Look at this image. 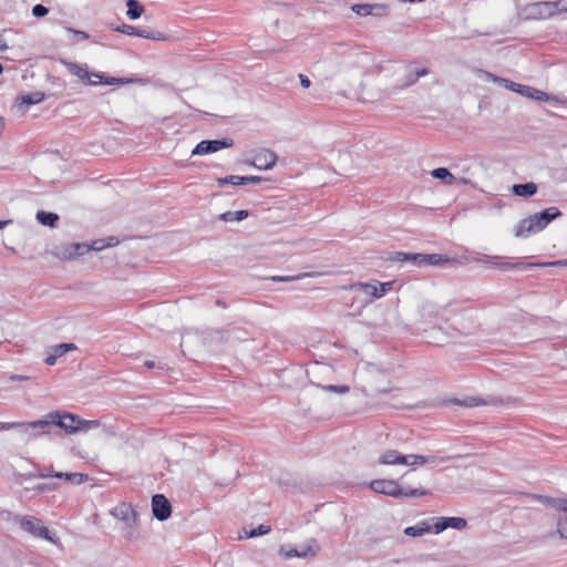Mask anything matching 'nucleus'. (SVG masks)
I'll return each instance as SVG.
<instances>
[{
    "label": "nucleus",
    "instance_id": "nucleus-28",
    "mask_svg": "<svg viewBox=\"0 0 567 567\" xmlns=\"http://www.w3.org/2000/svg\"><path fill=\"white\" fill-rule=\"evenodd\" d=\"M20 430L23 433H29L32 436L31 422H0V431Z\"/></svg>",
    "mask_w": 567,
    "mask_h": 567
},
{
    "label": "nucleus",
    "instance_id": "nucleus-59",
    "mask_svg": "<svg viewBox=\"0 0 567 567\" xmlns=\"http://www.w3.org/2000/svg\"><path fill=\"white\" fill-rule=\"evenodd\" d=\"M12 380H24L25 377H22V375H12L11 377Z\"/></svg>",
    "mask_w": 567,
    "mask_h": 567
},
{
    "label": "nucleus",
    "instance_id": "nucleus-26",
    "mask_svg": "<svg viewBox=\"0 0 567 567\" xmlns=\"http://www.w3.org/2000/svg\"><path fill=\"white\" fill-rule=\"evenodd\" d=\"M250 215L247 209H240L237 212H225L218 216V219L225 223L228 221H241Z\"/></svg>",
    "mask_w": 567,
    "mask_h": 567
},
{
    "label": "nucleus",
    "instance_id": "nucleus-30",
    "mask_svg": "<svg viewBox=\"0 0 567 567\" xmlns=\"http://www.w3.org/2000/svg\"><path fill=\"white\" fill-rule=\"evenodd\" d=\"M126 7V16L130 20L138 19L144 12V7L138 0H127Z\"/></svg>",
    "mask_w": 567,
    "mask_h": 567
},
{
    "label": "nucleus",
    "instance_id": "nucleus-7",
    "mask_svg": "<svg viewBox=\"0 0 567 567\" xmlns=\"http://www.w3.org/2000/svg\"><path fill=\"white\" fill-rule=\"evenodd\" d=\"M563 8H567L564 6V0L556 1H539L532 3L527 7L529 18L532 19H548L558 13L564 12Z\"/></svg>",
    "mask_w": 567,
    "mask_h": 567
},
{
    "label": "nucleus",
    "instance_id": "nucleus-10",
    "mask_svg": "<svg viewBox=\"0 0 567 567\" xmlns=\"http://www.w3.org/2000/svg\"><path fill=\"white\" fill-rule=\"evenodd\" d=\"M234 140L230 137H223L220 140H203L192 151V155H206L218 152L224 148L231 147Z\"/></svg>",
    "mask_w": 567,
    "mask_h": 567
},
{
    "label": "nucleus",
    "instance_id": "nucleus-51",
    "mask_svg": "<svg viewBox=\"0 0 567 567\" xmlns=\"http://www.w3.org/2000/svg\"><path fill=\"white\" fill-rule=\"evenodd\" d=\"M75 475V478L73 482H75L76 484H82V483H85L89 481V475L87 474H84V473H74Z\"/></svg>",
    "mask_w": 567,
    "mask_h": 567
},
{
    "label": "nucleus",
    "instance_id": "nucleus-22",
    "mask_svg": "<svg viewBox=\"0 0 567 567\" xmlns=\"http://www.w3.org/2000/svg\"><path fill=\"white\" fill-rule=\"evenodd\" d=\"M512 193L518 197H530L537 193V185L533 182L523 184H514L512 186Z\"/></svg>",
    "mask_w": 567,
    "mask_h": 567
},
{
    "label": "nucleus",
    "instance_id": "nucleus-25",
    "mask_svg": "<svg viewBox=\"0 0 567 567\" xmlns=\"http://www.w3.org/2000/svg\"><path fill=\"white\" fill-rule=\"evenodd\" d=\"M430 532H433L432 526H430L425 520L404 529V534L410 537H419Z\"/></svg>",
    "mask_w": 567,
    "mask_h": 567
},
{
    "label": "nucleus",
    "instance_id": "nucleus-39",
    "mask_svg": "<svg viewBox=\"0 0 567 567\" xmlns=\"http://www.w3.org/2000/svg\"><path fill=\"white\" fill-rule=\"evenodd\" d=\"M76 349H78L76 346L72 342H70V343L63 342V343H60V344L53 347L52 351L55 352L56 355L62 357L65 353H68L69 351H73Z\"/></svg>",
    "mask_w": 567,
    "mask_h": 567
},
{
    "label": "nucleus",
    "instance_id": "nucleus-46",
    "mask_svg": "<svg viewBox=\"0 0 567 567\" xmlns=\"http://www.w3.org/2000/svg\"><path fill=\"white\" fill-rule=\"evenodd\" d=\"M426 463H443L451 460L450 456H437V455H426L425 456Z\"/></svg>",
    "mask_w": 567,
    "mask_h": 567
},
{
    "label": "nucleus",
    "instance_id": "nucleus-33",
    "mask_svg": "<svg viewBox=\"0 0 567 567\" xmlns=\"http://www.w3.org/2000/svg\"><path fill=\"white\" fill-rule=\"evenodd\" d=\"M557 533L560 538L567 539V509H564L558 516Z\"/></svg>",
    "mask_w": 567,
    "mask_h": 567
},
{
    "label": "nucleus",
    "instance_id": "nucleus-54",
    "mask_svg": "<svg viewBox=\"0 0 567 567\" xmlns=\"http://www.w3.org/2000/svg\"><path fill=\"white\" fill-rule=\"evenodd\" d=\"M58 358H59V355H56V353H55V352H53V353L49 354V355L45 358L44 362H45L48 365H54V364H55V362H56V359H58Z\"/></svg>",
    "mask_w": 567,
    "mask_h": 567
},
{
    "label": "nucleus",
    "instance_id": "nucleus-57",
    "mask_svg": "<svg viewBox=\"0 0 567 567\" xmlns=\"http://www.w3.org/2000/svg\"><path fill=\"white\" fill-rule=\"evenodd\" d=\"M11 220H0V229H3Z\"/></svg>",
    "mask_w": 567,
    "mask_h": 567
},
{
    "label": "nucleus",
    "instance_id": "nucleus-35",
    "mask_svg": "<svg viewBox=\"0 0 567 567\" xmlns=\"http://www.w3.org/2000/svg\"><path fill=\"white\" fill-rule=\"evenodd\" d=\"M370 16L382 18L389 14V6L385 3H371Z\"/></svg>",
    "mask_w": 567,
    "mask_h": 567
},
{
    "label": "nucleus",
    "instance_id": "nucleus-37",
    "mask_svg": "<svg viewBox=\"0 0 567 567\" xmlns=\"http://www.w3.org/2000/svg\"><path fill=\"white\" fill-rule=\"evenodd\" d=\"M240 178H241V176H238V175H229V176L220 177L217 179V185L219 187H223V186H226L229 184L239 186V185H243L241 182L239 181Z\"/></svg>",
    "mask_w": 567,
    "mask_h": 567
},
{
    "label": "nucleus",
    "instance_id": "nucleus-2",
    "mask_svg": "<svg viewBox=\"0 0 567 567\" xmlns=\"http://www.w3.org/2000/svg\"><path fill=\"white\" fill-rule=\"evenodd\" d=\"M563 215L558 207L551 206L542 212L529 215L518 221L514 234L516 237H528L532 234L544 230L553 220Z\"/></svg>",
    "mask_w": 567,
    "mask_h": 567
},
{
    "label": "nucleus",
    "instance_id": "nucleus-20",
    "mask_svg": "<svg viewBox=\"0 0 567 567\" xmlns=\"http://www.w3.org/2000/svg\"><path fill=\"white\" fill-rule=\"evenodd\" d=\"M422 252H405L395 251L391 256L390 260L396 262H412L413 265L421 267Z\"/></svg>",
    "mask_w": 567,
    "mask_h": 567
},
{
    "label": "nucleus",
    "instance_id": "nucleus-5",
    "mask_svg": "<svg viewBox=\"0 0 567 567\" xmlns=\"http://www.w3.org/2000/svg\"><path fill=\"white\" fill-rule=\"evenodd\" d=\"M111 515L125 524L123 535L127 540H133L136 534L135 525L137 524V513L134 507L123 502L111 511Z\"/></svg>",
    "mask_w": 567,
    "mask_h": 567
},
{
    "label": "nucleus",
    "instance_id": "nucleus-32",
    "mask_svg": "<svg viewBox=\"0 0 567 567\" xmlns=\"http://www.w3.org/2000/svg\"><path fill=\"white\" fill-rule=\"evenodd\" d=\"M401 498L402 497H421V496H427L432 495V492L430 489L424 488H411V487H402L401 486Z\"/></svg>",
    "mask_w": 567,
    "mask_h": 567
},
{
    "label": "nucleus",
    "instance_id": "nucleus-53",
    "mask_svg": "<svg viewBox=\"0 0 567 567\" xmlns=\"http://www.w3.org/2000/svg\"><path fill=\"white\" fill-rule=\"evenodd\" d=\"M300 84L302 87L308 89L311 85V81L305 74H299Z\"/></svg>",
    "mask_w": 567,
    "mask_h": 567
},
{
    "label": "nucleus",
    "instance_id": "nucleus-50",
    "mask_svg": "<svg viewBox=\"0 0 567 567\" xmlns=\"http://www.w3.org/2000/svg\"><path fill=\"white\" fill-rule=\"evenodd\" d=\"M146 369H154V368H157V369H161V370H165V367L163 364H161L159 362H155L153 360H146L143 364Z\"/></svg>",
    "mask_w": 567,
    "mask_h": 567
},
{
    "label": "nucleus",
    "instance_id": "nucleus-43",
    "mask_svg": "<svg viewBox=\"0 0 567 567\" xmlns=\"http://www.w3.org/2000/svg\"><path fill=\"white\" fill-rule=\"evenodd\" d=\"M408 458L406 465H423L426 464L425 455L409 454L405 455Z\"/></svg>",
    "mask_w": 567,
    "mask_h": 567
},
{
    "label": "nucleus",
    "instance_id": "nucleus-42",
    "mask_svg": "<svg viewBox=\"0 0 567 567\" xmlns=\"http://www.w3.org/2000/svg\"><path fill=\"white\" fill-rule=\"evenodd\" d=\"M58 488L56 483H42L38 484L37 486L32 487V491H34L38 494H42L45 492H51Z\"/></svg>",
    "mask_w": 567,
    "mask_h": 567
},
{
    "label": "nucleus",
    "instance_id": "nucleus-34",
    "mask_svg": "<svg viewBox=\"0 0 567 567\" xmlns=\"http://www.w3.org/2000/svg\"><path fill=\"white\" fill-rule=\"evenodd\" d=\"M270 530H271V527L269 525L261 524L256 528L246 530L245 533H246V538H255L258 536L267 535L268 533H270Z\"/></svg>",
    "mask_w": 567,
    "mask_h": 567
},
{
    "label": "nucleus",
    "instance_id": "nucleus-38",
    "mask_svg": "<svg viewBox=\"0 0 567 567\" xmlns=\"http://www.w3.org/2000/svg\"><path fill=\"white\" fill-rule=\"evenodd\" d=\"M371 3H354L351 10L360 17H368L371 12Z\"/></svg>",
    "mask_w": 567,
    "mask_h": 567
},
{
    "label": "nucleus",
    "instance_id": "nucleus-27",
    "mask_svg": "<svg viewBox=\"0 0 567 567\" xmlns=\"http://www.w3.org/2000/svg\"><path fill=\"white\" fill-rule=\"evenodd\" d=\"M18 100L20 101V104L30 106V105L39 104L42 101H44L45 94L43 92L35 91V92H30V93L23 94L20 97H18Z\"/></svg>",
    "mask_w": 567,
    "mask_h": 567
},
{
    "label": "nucleus",
    "instance_id": "nucleus-47",
    "mask_svg": "<svg viewBox=\"0 0 567 567\" xmlns=\"http://www.w3.org/2000/svg\"><path fill=\"white\" fill-rule=\"evenodd\" d=\"M328 391L330 392H336V393H347L350 391V388L348 385H328L326 388Z\"/></svg>",
    "mask_w": 567,
    "mask_h": 567
},
{
    "label": "nucleus",
    "instance_id": "nucleus-44",
    "mask_svg": "<svg viewBox=\"0 0 567 567\" xmlns=\"http://www.w3.org/2000/svg\"><path fill=\"white\" fill-rule=\"evenodd\" d=\"M48 13H49V9L45 6H43L42 3H38V4L33 6V8H32V14L35 18H43Z\"/></svg>",
    "mask_w": 567,
    "mask_h": 567
},
{
    "label": "nucleus",
    "instance_id": "nucleus-60",
    "mask_svg": "<svg viewBox=\"0 0 567 567\" xmlns=\"http://www.w3.org/2000/svg\"><path fill=\"white\" fill-rule=\"evenodd\" d=\"M3 127H4V118L2 117V124L0 126V133L2 132Z\"/></svg>",
    "mask_w": 567,
    "mask_h": 567
},
{
    "label": "nucleus",
    "instance_id": "nucleus-15",
    "mask_svg": "<svg viewBox=\"0 0 567 567\" xmlns=\"http://www.w3.org/2000/svg\"><path fill=\"white\" fill-rule=\"evenodd\" d=\"M394 281L380 282L373 280L372 282H359L357 287L372 298L379 299L385 296L392 289Z\"/></svg>",
    "mask_w": 567,
    "mask_h": 567
},
{
    "label": "nucleus",
    "instance_id": "nucleus-16",
    "mask_svg": "<svg viewBox=\"0 0 567 567\" xmlns=\"http://www.w3.org/2000/svg\"><path fill=\"white\" fill-rule=\"evenodd\" d=\"M466 526L467 522L463 517H437L432 525V529L434 534H440L447 528L461 530Z\"/></svg>",
    "mask_w": 567,
    "mask_h": 567
},
{
    "label": "nucleus",
    "instance_id": "nucleus-45",
    "mask_svg": "<svg viewBox=\"0 0 567 567\" xmlns=\"http://www.w3.org/2000/svg\"><path fill=\"white\" fill-rule=\"evenodd\" d=\"M66 31L74 34L78 40H87L90 38V34L84 32V31H81V30H76L74 28H71V27H68L66 28Z\"/></svg>",
    "mask_w": 567,
    "mask_h": 567
},
{
    "label": "nucleus",
    "instance_id": "nucleus-17",
    "mask_svg": "<svg viewBox=\"0 0 567 567\" xmlns=\"http://www.w3.org/2000/svg\"><path fill=\"white\" fill-rule=\"evenodd\" d=\"M453 402L461 406L466 408H474L480 405H487V404H505L509 403L511 399L507 398L506 400L496 398V396H488L487 399L477 398V396H467L464 400L454 399Z\"/></svg>",
    "mask_w": 567,
    "mask_h": 567
},
{
    "label": "nucleus",
    "instance_id": "nucleus-6",
    "mask_svg": "<svg viewBox=\"0 0 567 567\" xmlns=\"http://www.w3.org/2000/svg\"><path fill=\"white\" fill-rule=\"evenodd\" d=\"M508 261H501L499 256H491V255H483L480 258H474L473 260L478 264H484L491 267H495L502 271H508V270H527L533 269L534 265H532V261H523V260H516L514 261V258H509Z\"/></svg>",
    "mask_w": 567,
    "mask_h": 567
},
{
    "label": "nucleus",
    "instance_id": "nucleus-18",
    "mask_svg": "<svg viewBox=\"0 0 567 567\" xmlns=\"http://www.w3.org/2000/svg\"><path fill=\"white\" fill-rule=\"evenodd\" d=\"M311 544H307L305 546H301L300 549L298 548H290L287 551H284V547H281L280 551L285 556V558L290 559L293 557L299 558H308V557H315L317 555V549L313 547L316 545V540L311 539Z\"/></svg>",
    "mask_w": 567,
    "mask_h": 567
},
{
    "label": "nucleus",
    "instance_id": "nucleus-29",
    "mask_svg": "<svg viewBox=\"0 0 567 567\" xmlns=\"http://www.w3.org/2000/svg\"><path fill=\"white\" fill-rule=\"evenodd\" d=\"M35 218L41 225L49 227H55L56 223L59 221L58 214L45 210H39Z\"/></svg>",
    "mask_w": 567,
    "mask_h": 567
},
{
    "label": "nucleus",
    "instance_id": "nucleus-40",
    "mask_svg": "<svg viewBox=\"0 0 567 567\" xmlns=\"http://www.w3.org/2000/svg\"><path fill=\"white\" fill-rule=\"evenodd\" d=\"M239 181L241 182V184L247 185V184H260L262 182L270 181V178L262 177V176L249 175V176H241V178Z\"/></svg>",
    "mask_w": 567,
    "mask_h": 567
},
{
    "label": "nucleus",
    "instance_id": "nucleus-24",
    "mask_svg": "<svg viewBox=\"0 0 567 567\" xmlns=\"http://www.w3.org/2000/svg\"><path fill=\"white\" fill-rule=\"evenodd\" d=\"M118 243H120V240L116 237L111 236L107 238H101V239L93 240L91 244H87V248H89V251H91V250L101 251L107 247H114Z\"/></svg>",
    "mask_w": 567,
    "mask_h": 567
},
{
    "label": "nucleus",
    "instance_id": "nucleus-49",
    "mask_svg": "<svg viewBox=\"0 0 567 567\" xmlns=\"http://www.w3.org/2000/svg\"><path fill=\"white\" fill-rule=\"evenodd\" d=\"M49 80L53 85H56L59 87L65 89L66 86L65 81L60 76H50Z\"/></svg>",
    "mask_w": 567,
    "mask_h": 567
},
{
    "label": "nucleus",
    "instance_id": "nucleus-11",
    "mask_svg": "<svg viewBox=\"0 0 567 567\" xmlns=\"http://www.w3.org/2000/svg\"><path fill=\"white\" fill-rule=\"evenodd\" d=\"M369 486L375 493L394 498H401L402 491L398 481L385 478L374 480L370 483Z\"/></svg>",
    "mask_w": 567,
    "mask_h": 567
},
{
    "label": "nucleus",
    "instance_id": "nucleus-36",
    "mask_svg": "<svg viewBox=\"0 0 567 567\" xmlns=\"http://www.w3.org/2000/svg\"><path fill=\"white\" fill-rule=\"evenodd\" d=\"M22 477L25 478V480L48 478V477H53V472L48 471L47 468L38 470V471L25 473V474L22 475Z\"/></svg>",
    "mask_w": 567,
    "mask_h": 567
},
{
    "label": "nucleus",
    "instance_id": "nucleus-61",
    "mask_svg": "<svg viewBox=\"0 0 567 567\" xmlns=\"http://www.w3.org/2000/svg\"><path fill=\"white\" fill-rule=\"evenodd\" d=\"M3 72V66L2 64L0 63V74Z\"/></svg>",
    "mask_w": 567,
    "mask_h": 567
},
{
    "label": "nucleus",
    "instance_id": "nucleus-3",
    "mask_svg": "<svg viewBox=\"0 0 567 567\" xmlns=\"http://www.w3.org/2000/svg\"><path fill=\"white\" fill-rule=\"evenodd\" d=\"M60 62L70 71V73L78 76L85 85L95 86L97 84H130L138 81L137 79L106 76L101 72H90L83 65L66 59H60Z\"/></svg>",
    "mask_w": 567,
    "mask_h": 567
},
{
    "label": "nucleus",
    "instance_id": "nucleus-8",
    "mask_svg": "<svg viewBox=\"0 0 567 567\" xmlns=\"http://www.w3.org/2000/svg\"><path fill=\"white\" fill-rule=\"evenodd\" d=\"M20 527L24 532H27L35 537H40V538L50 540L52 543L54 542L49 528L43 525L41 519H39L34 516L25 515V516L20 517Z\"/></svg>",
    "mask_w": 567,
    "mask_h": 567
},
{
    "label": "nucleus",
    "instance_id": "nucleus-4",
    "mask_svg": "<svg viewBox=\"0 0 567 567\" xmlns=\"http://www.w3.org/2000/svg\"><path fill=\"white\" fill-rule=\"evenodd\" d=\"M486 75H487L488 79H491L494 83H497L499 86H502V87H504L506 90H509L512 92L518 93L522 96L528 97L530 100L539 101V102H544V101H548L549 100V96H548V94L546 92L540 91V90H538L536 87H533V86H529V85L519 84V83H516V82L511 81L508 79L495 75V74L489 73V72H487Z\"/></svg>",
    "mask_w": 567,
    "mask_h": 567
},
{
    "label": "nucleus",
    "instance_id": "nucleus-1",
    "mask_svg": "<svg viewBox=\"0 0 567 567\" xmlns=\"http://www.w3.org/2000/svg\"><path fill=\"white\" fill-rule=\"evenodd\" d=\"M100 424L99 420H84L78 414L60 410L48 413L42 420L31 422L33 437L42 434H50L52 426H58L66 433L73 434L99 427Z\"/></svg>",
    "mask_w": 567,
    "mask_h": 567
},
{
    "label": "nucleus",
    "instance_id": "nucleus-31",
    "mask_svg": "<svg viewBox=\"0 0 567 567\" xmlns=\"http://www.w3.org/2000/svg\"><path fill=\"white\" fill-rule=\"evenodd\" d=\"M431 175L442 181L445 185H452L454 183V175L445 167H437L431 172Z\"/></svg>",
    "mask_w": 567,
    "mask_h": 567
},
{
    "label": "nucleus",
    "instance_id": "nucleus-41",
    "mask_svg": "<svg viewBox=\"0 0 567 567\" xmlns=\"http://www.w3.org/2000/svg\"><path fill=\"white\" fill-rule=\"evenodd\" d=\"M534 268H543V267H567V259H560L556 261H546V262H532Z\"/></svg>",
    "mask_w": 567,
    "mask_h": 567
},
{
    "label": "nucleus",
    "instance_id": "nucleus-13",
    "mask_svg": "<svg viewBox=\"0 0 567 567\" xmlns=\"http://www.w3.org/2000/svg\"><path fill=\"white\" fill-rule=\"evenodd\" d=\"M89 252L86 243H71L58 247L56 256L62 260H73Z\"/></svg>",
    "mask_w": 567,
    "mask_h": 567
},
{
    "label": "nucleus",
    "instance_id": "nucleus-62",
    "mask_svg": "<svg viewBox=\"0 0 567 567\" xmlns=\"http://www.w3.org/2000/svg\"><path fill=\"white\" fill-rule=\"evenodd\" d=\"M561 10H563V11H565V12H567V8H563Z\"/></svg>",
    "mask_w": 567,
    "mask_h": 567
},
{
    "label": "nucleus",
    "instance_id": "nucleus-56",
    "mask_svg": "<svg viewBox=\"0 0 567 567\" xmlns=\"http://www.w3.org/2000/svg\"><path fill=\"white\" fill-rule=\"evenodd\" d=\"M215 303H216V306H218V307L227 308V303H226L224 300H221V299H217V300L215 301Z\"/></svg>",
    "mask_w": 567,
    "mask_h": 567
},
{
    "label": "nucleus",
    "instance_id": "nucleus-23",
    "mask_svg": "<svg viewBox=\"0 0 567 567\" xmlns=\"http://www.w3.org/2000/svg\"><path fill=\"white\" fill-rule=\"evenodd\" d=\"M430 73V70L427 68H421V69H409V71L405 74L404 82L401 84V89L409 87L413 84H415L421 76L427 75Z\"/></svg>",
    "mask_w": 567,
    "mask_h": 567
},
{
    "label": "nucleus",
    "instance_id": "nucleus-19",
    "mask_svg": "<svg viewBox=\"0 0 567 567\" xmlns=\"http://www.w3.org/2000/svg\"><path fill=\"white\" fill-rule=\"evenodd\" d=\"M379 463L384 465H403L408 464V458L395 450H388L380 456Z\"/></svg>",
    "mask_w": 567,
    "mask_h": 567
},
{
    "label": "nucleus",
    "instance_id": "nucleus-12",
    "mask_svg": "<svg viewBox=\"0 0 567 567\" xmlns=\"http://www.w3.org/2000/svg\"><path fill=\"white\" fill-rule=\"evenodd\" d=\"M278 159L275 152L270 150H262L255 154L251 159L246 161V164L260 171L271 169Z\"/></svg>",
    "mask_w": 567,
    "mask_h": 567
},
{
    "label": "nucleus",
    "instance_id": "nucleus-52",
    "mask_svg": "<svg viewBox=\"0 0 567 567\" xmlns=\"http://www.w3.org/2000/svg\"><path fill=\"white\" fill-rule=\"evenodd\" d=\"M300 276L293 277V276H275L272 277L274 281H291L295 279H299Z\"/></svg>",
    "mask_w": 567,
    "mask_h": 567
},
{
    "label": "nucleus",
    "instance_id": "nucleus-21",
    "mask_svg": "<svg viewBox=\"0 0 567 567\" xmlns=\"http://www.w3.org/2000/svg\"><path fill=\"white\" fill-rule=\"evenodd\" d=\"M452 259L447 255L443 254H422L421 267L426 266H443L450 262Z\"/></svg>",
    "mask_w": 567,
    "mask_h": 567
},
{
    "label": "nucleus",
    "instance_id": "nucleus-48",
    "mask_svg": "<svg viewBox=\"0 0 567 567\" xmlns=\"http://www.w3.org/2000/svg\"><path fill=\"white\" fill-rule=\"evenodd\" d=\"M53 477L64 478L65 481L73 482L75 478V475H74V473H68V472H53Z\"/></svg>",
    "mask_w": 567,
    "mask_h": 567
},
{
    "label": "nucleus",
    "instance_id": "nucleus-9",
    "mask_svg": "<svg viewBox=\"0 0 567 567\" xmlns=\"http://www.w3.org/2000/svg\"><path fill=\"white\" fill-rule=\"evenodd\" d=\"M114 31L126 34V35H134V37H140V38H144V39H148V40H154V41H167L168 40V35H166L165 33H163L161 31L142 29V28L134 27V25L126 24V23H122L121 25H117L116 28H114Z\"/></svg>",
    "mask_w": 567,
    "mask_h": 567
},
{
    "label": "nucleus",
    "instance_id": "nucleus-14",
    "mask_svg": "<svg viewBox=\"0 0 567 567\" xmlns=\"http://www.w3.org/2000/svg\"><path fill=\"white\" fill-rule=\"evenodd\" d=\"M152 512L157 520H166L172 515V504L163 494H155L152 497Z\"/></svg>",
    "mask_w": 567,
    "mask_h": 567
},
{
    "label": "nucleus",
    "instance_id": "nucleus-58",
    "mask_svg": "<svg viewBox=\"0 0 567 567\" xmlns=\"http://www.w3.org/2000/svg\"><path fill=\"white\" fill-rule=\"evenodd\" d=\"M401 2H409V3H419L423 2L424 0H400Z\"/></svg>",
    "mask_w": 567,
    "mask_h": 567
},
{
    "label": "nucleus",
    "instance_id": "nucleus-55",
    "mask_svg": "<svg viewBox=\"0 0 567 567\" xmlns=\"http://www.w3.org/2000/svg\"><path fill=\"white\" fill-rule=\"evenodd\" d=\"M8 49V45L4 41V39L0 35V50H7Z\"/></svg>",
    "mask_w": 567,
    "mask_h": 567
}]
</instances>
